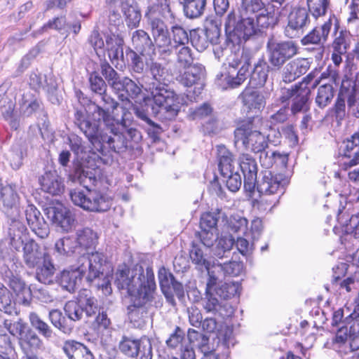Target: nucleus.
<instances>
[{
  "mask_svg": "<svg viewBox=\"0 0 359 359\" xmlns=\"http://www.w3.org/2000/svg\"><path fill=\"white\" fill-rule=\"evenodd\" d=\"M29 319L32 327H34L45 339H50L54 337L53 330L36 313H30Z\"/></svg>",
  "mask_w": 359,
  "mask_h": 359,
  "instance_id": "c03bdc74",
  "label": "nucleus"
},
{
  "mask_svg": "<svg viewBox=\"0 0 359 359\" xmlns=\"http://www.w3.org/2000/svg\"><path fill=\"white\" fill-rule=\"evenodd\" d=\"M346 100L353 115L359 118V90L355 86L344 87L343 82L334 105V112L337 119L342 120L345 117Z\"/></svg>",
  "mask_w": 359,
  "mask_h": 359,
  "instance_id": "4468645a",
  "label": "nucleus"
},
{
  "mask_svg": "<svg viewBox=\"0 0 359 359\" xmlns=\"http://www.w3.org/2000/svg\"><path fill=\"white\" fill-rule=\"evenodd\" d=\"M226 32H229L224 45L233 44L236 40L238 42L245 41L255 35H259V28H257L255 17L247 13L240 11L237 15L235 11H231L225 21Z\"/></svg>",
  "mask_w": 359,
  "mask_h": 359,
  "instance_id": "0eeeda50",
  "label": "nucleus"
},
{
  "mask_svg": "<svg viewBox=\"0 0 359 359\" xmlns=\"http://www.w3.org/2000/svg\"><path fill=\"white\" fill-rule=\"evenodd\" d=\"M217 150L218 167L221 175H229L231 171L235 170L233 154L224 145H218Z\"/></svg>",
  "mask_w": 359,
  "mask_h": 359,
  "instance_id": "ea45409f",
  "label": "nucleus"
},
{
  "mask_svg": "<svg viewBox=\"0 0 359 359\" xmlns=\"http://www.w3.org/2000/svg\"><path fill=\"white\" fill-rule=\"evenodd\" d=\"M262 118L252 117L245 121L234 131L235 143L239 144L247 150L254 153L263 151L268 147L266 136L262 133Z\"/></svg>",
  "mask_w": 359,
  "mask_h": 359,
  "instance_id": "423d86ee",
  "label": "nucleus"
},
{
  "mask_svg": "<svg viewBox=\"0 0 359 359\" xmlns=\"http://www.w3.org/2000/svg\"><path fill=\"white\" fill-rule=\"evenodd\" d=\"M190 259L198 270H209L210 263L205 259L202 249L198 245L193 243L189 252Z\"/></svg>",
  "mask_w": 359,
  "mask_h": 359,
  "instance_id": "864d4df0",
  "label": "nucleus"
},
{
  "mask_svg": "<svg viewBox=\"0 0 359 359\" xmlns=\"http://www.w3.org/2000/svg\"><path fill=\"white\" fill-rule=\"evenodd\" d=\"M75 241L69 236L57 240L55 244V250L60 255L69 256L76 250Z\"/></svg>",
  "mask_w": 359,
  "mask_h": 359,
  "instance_id": "680f3d73",
  "label": "nucleus"
},
{
  "mask_svg": "<svg viewBox=\"0 0 359 359\" xmlns=\"http://www.w3.org/2000/svg\"><path fill=\"white\" fill-rule=\"evenodd\" d=\"M89 109L91 110L94 120L102 121L107 127V131L103 139V149L107 147L116 153L126 151L128 147V140L118 130L117 126L120 121L110 115L108 109H103L95 102L90 104Z\"/></svg>",
  "mask_w": 359,
  "mask_h": 359,
  "instance_id": "39448f33",
  "label": "nucleus"
},
{
  "mask_svg": "<svg viewBox=\"0 0 359 359\" xmlns=\"http://www.w3.org/2000/svg\"><path fill=\"white\" fill-rule=\"evenodd\" d=\"M47 215L53 224L64 232H69L75 226L74 215L62 205L49 208Z\"/></svg>",
  "mask_w": 359,
  "mask_h": 359,
  "instance_id": "6ab92c4d",
  "label": "nucleus"
},
{
  "mask_svg": "<svg viewBox=\"0 0 359 359\" xmlns=\"http://www.w3.org/2000/svg\"><path fill=\"white\" fill-rule=\"evenodd\" d=\"M311 93V89L295 88L291 86L283 90L280 100L282 103L292 100L291 112L295 115L300 112H306L309 109V97Z\"/></svg>",
  "mask_w": 359,
  "mask_h": 359,
  "instance_id": "dca6fc26",
  "label": "nucleus"
},
{
  "mask_svg": "<svg viewBox=\"0 0 359 359\" xmlns=\"http://www.w3.org/2000/svg\"><path fill=\"white\" fill-rule=\"evenodd\" d=\"M344 323L351 324L348 329L350 336L355 340L359 337V313L354 311L352 313L346 317Z\"/></svg>",
  "mask_w": 359,
  "mask_h": 359,
  "instance_id": "774afa93",
  "label": "nucleus"
},
{
  "mask_svg": "<svg viewBox=\"0 0 359 359\" xmlns=\"http://www.w3.org/2000/svg\"><path fill=\"white\" fill-rule=\"evenodd\" d=\"M41 189L52 195H59L64 189L60 177L55 171H49L39 177Z\"/></svg>",
  "mask_w": 359,
  "mask_h": 359,
  "instance_id": "2f4dec72",
  "label": "nucleus"
},
{
  "mask_svg": "<svg viewBox=\"0 0 359 359\" xmlns=\"http://www.w3.org/2000/svg\"><path fill=\"white\" fill-rule=\"evenodd\" d=\"M14 351L10 337L0 327V357L11 358L10 355Z\"/></svg>",
  "mask_w": 359,
  "mask_h": 359,
  "instance_id": "338daca9",
  "label": "nucleus"
},
{
  "mask_svg": "<svg viewBox=\"0 0 359 359\" xmlns=\"http://www.w3.org/2000/svg\"><path fill=\"white\" fill-rule=\"evenodd\" d=\"M268 62L271 68L280 70L287 61L298 54L299 46L292 40L278 41L273 36H270L266 42Z\"/></svg>",
  "mask_w": 359,
  "mask_h": 359,
  "instance_id": "6e6552de",
  "label": "nucleus"
},
{
  "mask_svg": "<svg viewBox=\"0 0 359 359\" xmlns=\"http://www.w3.org/2000/svg\"><path fill=\"white\" fill-rule=\"evenodd\" d=\"M208 271V280L206 283L205 292H215L220 297L230 299L239 292L240 284L235 282L224 283L217 284V278L214 275V271L209 268Z\"/></svg>",
  "mask_w": 359,
  "mask_h": 359,
  "instance_id": "412c9836",
  "label": "nucleus"
},
{
  "mask_svg": "<svg viewBox=\"0 0 359 359\" xmlns=\"http://www.w3.org/2000/svg\"><path fill=\"white\" fill-rule=\"evenodd\" d=\"M55 269L48 257H44L43 264L38 267L36 272V279L43 284H50L53 282Z\"/></svg>",
  "mask_w": 359,
  "mask_h": 359,
  "instance_id": "79ce46f5",
  "label": "nucleus"
},
{
  "mask_svg": "<svg viewBox=\"0 0 359 359\" xmlns=\"http://www.w3.org/2000/svg\"><path fill=\"white\" fill-rule=\"evenodd\" d=\"M123 39L122 35H108L106 39V47L108 56L113 63L123 58Z\"/></svg>",
  "mask_w": 359,
  "mask_h": 359,
  "instance_id": "c9c22d12",
  "label": "nucleus"
},
{
  "mask_svg": "<svg viewBox=\"0 0 359 359\" xmlns=\"http://www.w3.org/2000/svg\"><path fill=\"white\" fill-rule=\"evenodd\" d=\"M106 262L104 255L99 252L83 254L77 263L70 269L61 273L60 285L65 290L73 293L79 287L82 278L91 283L102 274V264Z\"/></svg>",
  "mask_w": 359,
  "mask_h": 359,
  "instance_id": "f257e3e1",
  "label": "nucleus"
},
{
  "mask_svg": "<svg viewBox=\"0 0 359 359\" xmlns=\"http://www.w3.org/2000/svg\"><path fill=\"white\" fill-rule=\"evenodd\" d=\"M349 46V34L346 32H341L339 35L335 38L332 44V51L339 54H346Z\"/></svg>",
  "mask_w": 359,
  "mask_h": 359,
  "instance_id": "69168bd1",
  "label": "nucleus"
},
{
  "mask_svg": "<svg viewBox=\"0 0 359 359\" xmlns=\"http://www.w3.org/2000/svg\"><path fill=\"white\" fill-rule=\"evenodd\" d=\"M144 89L152 97L153 113L163 121L176 118L180 110L179 97L168 84H146Z\"/></svg>",
  "mask_w": 359,
  "mask_h": 359,
  "instance_id": "7ed1b4c3",
  "label": "nucleus"
},
{
  "mask_svg": "<svg viewBox=\"0 0 359 359\" xmlns=\"http://www.w3.org/2000/svg\"><path fill=\"white\" fill-rule=\"evenodd\" d=\"M49 320L52 325L64 334H70L74 325L68 324L62 313L58 309H52L49 311Z\"/></svg>",
  "mask_w": 359,
  "mask_h": 359,
  "instance_id": "a18cd8bd",
  "label": "nucleus"
},
{
  "mask_svg": "<svg viewBox=\"0 0 359 359\" xmlns=\"http://www.w3.org/2000/svg\"><path fill=\"white\" fill-rule=\"evenodd\" d=\"M332 23L331 19L321 26L315 27L301 39L302 46L319 45L322 47L327 41Z\"/></svg>",
  "mask_w": 359,
  "mask_h": 359,
  "instance_id": "a878e982",
  "label": "nucleus"
},
{
  "mask_svg": "<svg viewBox=\"0 0 359 359\" xmlns=\"http://www.w3.org/2000/svg\"><path fill=\"white\" fill-rule=\"evenodd\" d=\"M121 10L128 27H136L141 20V13L135 0H124L121 2Z\"/></svg>",
  "mask_w": 359,
  "mask_h": 359,
  "instance_id": "72a5a7b5",
  "label": "nucleus"
},
{
  "mask_svg": "<svg viewBox=\"0 0 359 359\" xmlns=\"http://www.w3.org/2000/svg\"><path fill=\"white\" fill-rule=\"evenodd\" d=\"M0 310L8 314L13 311L12 294L1 283H0Z\"/></svg>",
  "mask_w": 359,
  "mask_h": 359,
  "instance_id": "0e129e2a",
  "label": "nucleus"
},
{
  "mask_svg": "<svg viewBox=\"0 0 359 359\" xmlns=\"http://www.w3.org/2000/svg\"><path fill=\"white\" fill-rule=\"evenodd\" d=\"M65 316L72 321L81 320L83 314V309L81 303L74 300H70L65 303L64 306Z\"/></svg>",
  "mask_w": 359,
  "mask_h": 359,
  "instance_id": "13d9d810",
  "label": "nucleus"
},
{
  "mask_svg": "<svg viewBox=\"0 0 359 359\" xmlns=\"http://www.w3.org/2000/svg\"><path fill=\"white\" fill-rule=\"evenodd\" d=\"M150 280L156 283L151 268H147L144 272L143 267L140 265H136L131 269L123 266L117 269L114 283L119 290H127L128 293L132 297L140 294V292H147Z\"/></svg>",
  "mask_w": 359,
  "mask_h": 359,
  "instance_id": "20e7f679",
  "label": "nucleus"
},
{
  "mask_svg": "<svg viewBox=\"0 0 359 359\" xmlns=\"http://www.w3.org/2000/svg\"><path fill=\"white\" fill-rule=\"evenodd\" d=\"M25 155V148L19 143L12 146L6 155L7 160L14 170H18L22 165L23 158Z\"/></svg>",
  "mask_w": 359,
  "mask_h": 359,
  "instance_id": "3c124183",
  "label": "nucleus"
},
{
  "mask_svg": "<svg viewBox=\"0 0 359 359\" xmlns=\"http://www.w3.org/2000/svg\"><path fill=\"white\" fill-rule=\"evenodd\" d=\"M98 236L96 232L90 228H83L76 231V243L88 252L84 253H92L89 250H93L97 243ZM95 252H93L95 253Z\"/></svg>",
  "mask_w": 359,
  "mask_h": 359,
  "instance_id": "f704fd0d",
  "label": "nucleus"
},
{
  "mask_svg": "<svg viewBox=\"0 0 359 359\" xmlns=\"http://www.w3.org/2000/svg\"><path fill=\"white\" fill-rule=\"evenodd\" d=\"M149 71L151 77L148 76H142L137 79L142 87L144 88L146 84H166L165 77L168 75V70L165 67L157 61H151L149 65Z\"/></svg>",
  "mask_w": 359,
  "mask_h": 359,
  "instance_id": "c85d7f7f",
  "label": "nucleus"
},
{
  "mask_svg": "<svg viewBox=\"0 0 359 359\" xmlns=\"http://www.w3.org/2000/svg\"><path fill=\"white\" fill-rule=\"evenodd\" d=\"M137 84L134 81L129 79L128 77H124L120 86V93H118V98L123 102H127L130 103V100L128 96L131 98H136L140 95L142 89V85L138 82Z\"/></svg>",
  "mask_w": 359,
  "mask_h": 359,
  "instance_id": "4c0bfd02",
  "label": "nucleus"
},
{
  "mask_svg": "<svg viewBox=\"0 0 359 359\" xmlns=\"http://www.w3.org/2000/svg\"><path fill=\"white\" fill-rule=\"evenodd\" d=\"M205 4V0H183L185 15L189 18L200 17L203 13Z\"/></svg>",
  "mask_w": 359,
  "mask_h": 359,
  "instance_id": "8fccbe9b",
  "label": "nucleus"
},
{
  "mask_svg": "<svg viewBox=\"0 0 359 359\" xmlns=\"http://www.w3.org/2000/svg\"><path fill=\"white\" fill-rule=\"evenodd\" d=\"M359 152V132L342 142L339 147V154L344 157H355Z\"/></svg>",
  "mask_w": 359,
  "mask_h": 359,
  "instance_id": "37998d69",
  "label": "nucleus"
},
{
  "mask_svg": "<svg viewBox=\"0 0 359 359\" xmlns=\"http://www.w3.org/2000/svg\"><path fill=\"white\" fill-rule=\"evenodd\" d=\"M220 219H222L223 221L226 219L224 213L221 210H217V212H205L201 217V229L214 230Z\"/></svg>",
  "mask_w": 359,
  "mask_h": 359,
  "instance_id": "5fc2aeb1",
  "label": "nucleus"
},
{
  "mask_svg": "<svg viewBox=\"0 0 359 359\" xmlns=\"http://www.w3.org/2000/svg\"><path fill=\"white\" fill-rule=\"evenodd\" d=\"M158 276L162 292L169 304L175 306L174 294L171 291V284L175 280L174 276L165 267H162L158 271Z\"/></svg>",
  "mask_w": 359,
  "mask_h": 359,
  "instance_id": "58836bf2",
  "label": "nucleus"
},
{
  "mask_svg": "<svg viewBox=\"0 0 359 359\" xmlns=\"http://www.w3.org/2000/svg\"><path fill=\"white\" fill-rule=\"evenodd\" d=\"M21 250L23 252L24 262L29 268H34L42 259L46 257V255L41 251L39 244L33 238L25 243Z\"/></svg>",
  "mask_w": 359,
  "mask_h": 359,
  "instance_id": "c756f323",
  "label": "nucleus"
},
{
  "mask_svg": "<svg viewBox=\"0 0 359 359\" xmlns=\"http://www.w3.org/2000/svg\"><path fill=\"white\" fill-rule=\"evenodd\" d=\"M100 70L108 85L116 93L118 94L122 79H120L117 72L106 61L101 63Z\"/></svg>",
  "mask_w": 359,
  "mask_h": 359,
  "instance_id": "a19ab883",
  "label": "nucleus"
},
{
  "mask_svg": "<svg viewBox=\"0 0 359 359\" xmlns=\"http://www.w3.org/2000/svg\"><path fill=\"white\" fill-rule=\"evenodd\" d=\"M243 64L236 72L241 62H233L229 65V70L217 76V85L222 90L235 88L240 86L248 77L249 67L250 66V56L248 53L242 54Z\"/></svg>",
  "mask_w": 359,
  "mask_h": 359,
  "instance_id": "9b49d317",
  "label": "nucleus"
},
{
  "mask_svg": "<svg viewBox=\"0 0 359 359\" xmlns=\"http://www.w3.org/2000/svg\"><path fill=\"white\" fill-rule=\"evenodd\" d=\"M241 170L243 174L244 188L247 191L252 192L257 182V165L254 158L248 154H243L239 158Z\"/></svg>",
  "mask_w": 359,
  "mask_h": 359,
  "instance_id": "4be33fe9",
  "label": "nucleus"
},
{
  "mask_svg": "<svg viewBox=\"0 0 359 359\" xmlns=\"http://www.w3.org/2000/svg\"><path fill=\"white\" fill-rule=\"evenodd\" d=\"M131 41L133 48L142 55H149L154 52L153 41L149 35L142 29L134 31L132 34Z\"/></svg>",
  "mask_w": 359,
  "mask_h": 359,
  "instance_id": "473e14b6",
  "label": "nucleus"
},
{
  "mask_svg": "<svg viewBox=\"0 0 359 359\" xmlns=\"http://www.w3.org/2000/svg\"><path fill=\"white\" fill-rule=\"evenodd\" d=\"M79 302L83 309V312L85 311L88 317L95 316L99 311L97 299L94 297L88 295L86 290L80 294Z\"/></svg>",
  "mask_w": 359,
  "mask_h": 359,
  "instance_id": "4d7b16f0",
  "label": "nucleus"
},
{
  "mask_svg": "<svg viewBox=\"0 0 359 359\" xmlns=\"http://www.w3.org/2000/svg\"><path fill=\"white\" fill-rule=\"evenodd\" d=\"M79 178L80 182L86 187V190L80 189L70 190L69 196L73 203L90 212L108 210L111 205L110 199L101 192L89 188L96 184L97 181L96 176L91 172L83 170Z\"/></svg>",
  "mask_w": 359,
  "mask_h": 359,
  "instance_id": "f03ea898",
  "label": "nucleus"
},
{
  "mask_svg": "<svg viewBox=\"0 0 359 359\" xmlns=\"http://www.w3.org/2000/svg\"><path fill=\"white\" fill-rule=\"evenodd\" d=\"M281 181L282 177L272 173L271 171L266 170L262 172L261 180L256 182L257 189L260 194L258 201L260 207L265 204L271 205V208L276 205L278 201L276 194L282 192Z\"/></svg>",
  "mask_w": 359,
  "mask_h": 359,
  "instance_id": "9d476101",
  "label": "nucleus"
},
{
  "mask_svg": "<svg viewBox=\"0 0 359 359\" xmlns=\"http://www.w3.org/2000/svg\"><path fill=\"white\" fill-rule=\"evenodd\" d=\"M334 95V88L331 84L322 85L317 90L316 104L318 107L323 109L332 102Z\"/></svg>",
  "mask_w": 359,
  "mask_h": 359,
  "instance_id": "09e8293b",
  "label": "nucleus"
},
{
  "mask_svg": "<svg viewBox=\"0 0 359 359\" xmlns=\"http://www.w3.org/2000/svg\"><path fill=\"white\" fill-rule=\"evenodd\" d=\"M173 50L175 51L177 62L180 66L184 68L192 65L194 62L193 53L188 45L173 48Z\"/></svg>",
  "mask_w": 359,
  "mask_h": 359,
  "instance_id": "052dcab7",
  "label": "nucleus"
},
{
  "mask_svg": "<svg viewBox=\"0 0 359 359\" xmlns=\"http://www.w3.org/2000/svg\"><path fill=\"white\" fill-rule=\"evenodd\" d=\"M215 292H205L203 299L204 309L208 313H218L223 318L231 316L233 309L227 303H223Z\"/></svg>",
  "mask_w": 359,
  "mask_h": 359,
  "instance_id": "393cba45",
  "label": "nucleus"
},
{
  "mask_svg": "<svg viewBox=\"0 0 359 359\" xmlns=\"http://www.w3.org/2000/svg\"><path fill=\"white\" fill-rule=\"evenodd\" d=\"M308 10L316 18L324 16L330 7V0H306Z\"/></svg>",
  "mask_w": 359,
  "mask_h": 359,
  "instance_id": "bf43d9fd",
  "label": "nucleus"
},
{
  "mask_svg": "<svg viewBox=\"0 0 359 359\" xmlns=\"http://www.w3.org/2000/svg\"><path fill=\"white\" fill-rule=\"evenodd\" d=\"M289 4H285L281 8H276L274 5H269L264 12L258 15H254L257 28H259V35L262 34L264 29L273 27L278 24L280 18L285 16V11H287Z\"/></svg>",
  "mask_w": 359,
  "mask_h": 359,
  "instance_id": "a211bd4d",
  "label": "nucleus"
},
{
  "mask_svg": "<svg viewBox=\"0 0 359 359\" xmlns=\"http://www.w3.org/2000/svg\"><path fill=\"white\" fill-rule=\"evenodd\" d=\"M151 34L154 39V49L157 48L159 51L165 55L171 54V36L165 22L151 14H147Z\"/></svg>",
  "mask_w": 359,
  "mask_h": 359,
  "instance_id": "2eb2a0df",
  "label": "nucleus"
},
{
  "mask_svg": "<svg viewBox=\"0 0 359 359\" xmlns=\"http://www.w3.org/2000/svg\"><path fill=\"white\" fill-rule=\"evenodd\" d=\"M242 102L249 110H260L266 105L264 93L254 88H246L240 95Z\"/></svg>",
  "mask_w": 359,
  "mask_h": 359,
  "instance_id": "cd10ccee",
  "label": "nucleus"
},
{
  "mask_svg": "<svg viewBox=\"0 0 359 359\" xmlns=\"http://www.w3.org/2000/svg\"><path fill=\"white\" fill-rule=\"evenodd\" d=\"M118 349L128 358H134L140 355V359L152 358L151 342L146 336L135 339L130 336L123 335L118 342Z\"/></svg>",
  "mask_w": 359,
  "mask_h": 359,
  "instance_id": "f8f14e48",
  "label": "nucleus"
},
{
  "mask_svg": "<svg viewBox=\"0 0 359 359\" xmlns=\"http://www.w3.org/2000/svg\"><path fill=\"white\" fill-rule=\"evenodd\" d=\"M229 230L233 232L245 235L248 231V220L239 215L231 216L226 220Z\"/></svg>",
  "mask_w": 359,
  "mask_h": 359,
  "instance_id": "e2e57ef3",
  "label": "nucleus"
},
{
  "mask_svg": "<svg viewBox=\"0 0 359 359\" xmlns=\"http://www.w3.org/2000/svg\"><path fill=\"white\" fill-rule=\"evenodd\" d=\"M271 67L263 57L255 64L250 76V82L256 86H263L267 81L269 69Z\"/></svg>",
  "mask_w": 359,
  "mask_h": 359,
  "instance_id": "e433bc0d",
  "label": "nucleus"
},
{
  "mask_svg": "<svg viewBox=\"0 0 359 359\" xmlns=\"http://www.w3.org/2000/svg\"><path fill=\"white\" fill-rule=\"evenodd\" d=\"M22 349L37 351L43 348V344L40 337L32 330L27 331L20 339Z\"/></svg>",
  "mask_w": 359,
  "mask_h": 359,
  "instance_id": "49530a36",
  "label": "nucleus"
},
{
  "mask_svg": "<svg viewBox=\"0 0 359 359\" xmlns=\"http://www.w3.org/2000/svg\"><path fill=\"white\" fill-rule=\"evenodd\" d=\"M210 44L217 45L221 35V29L213 19H206L203 30Z\"/></svg>",
  "mask_w": 359,
  "mask_h": 359,
  "instance_id": "6e6d98bb",
  "label": "nucleus"
},
{
  "mask_svg": "<svg viewBox=\"0 0 359 359\" xmlns=\"http://www.w3.org/2000/svg\"><path fill=\"white\" fill-rule=\"evenodd\" d=\"M8 239L12 250L20 252L22 248L31 240L25 225L15 217L10 218Z\"/></svg>",
  "mask_w": 359,
  "mask_h": 359,
  "instance_id": "aec40b11",
  "label": "nucleus"
},
{
  "mask_svg": "<svg viewBox=\"0 0 359 359\" xmlns=\"http://www.w3.org/2000/svg\"><path fill=\"white\" fill-rule=\"evenodd\" d=\"M1 198L3 201L4 206L7 208L6 214L8 217H13L10 212L13 210L15 214L14 217L18 215V204L20 197L17 193V187L15 184H9L4 187L1 190Z\"/></svg>",
  "mask_w": 359,
  "mask_h": 359,
  "instance_id": "7c9ffc66",
  "label": "nucleus"
},
{
  "mask_svg": "<svg viewBox=\"0 0 359 359\" xmlns=\"http://www.w3.org/2000/svg\"><path fill=\"white\" fill-rule=\"evenodd\" d=\"M205 67L198 63L184 67L183 72L176 76V80L185 87L195 86L194 93L198 96L204 87Z\"/></svg>",
  "mask_w": 359,
  "mask_h": 359,
  "instance_id": "f3484780",
  "label": "nucleus"
},
{
  "mask_svg": "<svg viewBox=\"0 0 359 359\" xmlns=\"http://www.w3.org/2000/svg\"><path fill=\"white\" fill-rule=\"evenodd\" d=\"M62 350L68 359H95L91 351L84 344L74 339L65 340Z\"/></svg>",
  "mask_w": 359,
  "mask_h": 359,
  "instance_id": "bb28decb",
  "label": "nucleus"
},
{
  "mask_svg": "<svg viewBox=\"0 0 359 359\" xmlns=\"http://www.w3.org/2000/svg\"><path fill=\"white\" fill-rule=\"evenodd\" d=\"M311 66L308 58L299 57L290 61L283 69L282 80L285 83L294 81L307 72Z\"/></svg>",
  "mask_w": 359,
  "mask_h": 359,
  "instance_id": "5701e85b",
  "label": "nucleus"
},
{
  "mask_svg": "<svg viewBox=\"0 0 359 359\" xmlns=\"http://www.w3.org/2000/svg\"><path fill=\"white\" fill-rule=\"evenodd\" d=\"M80 130L84 133L91 144L99 152H103V139L107 133V127L102 128L98 123L90 121L80 123Z\"/></svg>",
  "mask_w": 359,
  "mask_h": 359,
  "instance_id": "b1692460",
  "label": "nucleus"
},
{
  "mask_svg": "<svg viewBox=\"0 0 359 359\" xmlns=\"http://www.w3.org/2000/svg\"><path fill=\"white\" fill-rule=\"evenodd\" d=\"M171 31V53L173 48L187 46L189 43V38L187 30L180 25H173Z\"/></svg>",
  "mask_w": 359,
  "mask_h": 359,
  "instance_id": "603ef678",
  "label": "nucleus"
},
{
  "mask_svg": "<svg viewBox=\"0 0 359 359\" xmlns=\"http://www.w3.org/2000/svg\"><path fill=\"white\" fill-rule=\"evenodd\" d=\"M148 291L140 294L133 295L131 304L128 306V317L136 327L143 326L149 318V310L151 306L153 292L156 290V283L149 281Z\"/></svg>",
  "mask_w": 359,
  "mask_h": 359,
  "instance_id": "1a4fd4ad",
  "label": "nucleus"
},
{
  "mask_svg": "<svg viewBox=\"0 0 359 359\" xmlns=\"http://www.w3.org/2000/svg\"><path fill=\"white\" fill-rule=\"evenodd\" d=\"M6 276L8 278V285L20 300H25L26 294H29V289L26 286L25 282L18 276H13L12 272L8 271Z\"/></svg>",
  "mask_w": 359,
  "mask_h": 359,
  "instance_id": "de8ad7c7",
  "label": "nucleus"
},
{
  "mask_svg": "<svg viewBox=\"0 0 359 359\" xmlns=\"http://www.w3.org/2000/svg\"><path fill=\"white\" fill-rule=\"evenodd\" d=\"M289 12L287 15V24L285 27L284 34L289 39H294L302 35L305 28L310 22L309 11L307 8L300 6L292 7L289 4L287 11H285V15Z\"/></svg>",
  "mask_w": 359,
  "mask_h": 359,
  "instance_id": "ddd939ff",
  "label": "nucleus"
}]
</instances>
